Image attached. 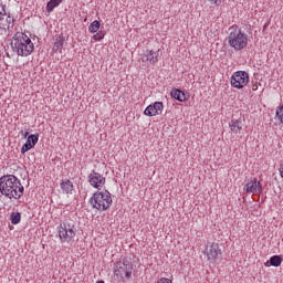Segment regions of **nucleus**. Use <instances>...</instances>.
<instances>
[{
    "instance_id": "f257e3e1",
    "label": "nucleus",
    "mask_w": 283,
    "mask_h": 283,
    "mask_svg": "<svg viewBox=\"0 0 283 283\" xmlns=\"http://www.w3.org/2000/svg\"><path fill=\"white\" fill-rule=\"evenodd\" d=\"M25 188L21 180L14 175H4L0 178V193L12 200H19L23 196Z\"/></svg>"
},
{
    "instance_id": "f03ea898",
    "label": "nucleus",
    "mask_w": 283,
    "mask_h": 283,
    "mask_svg": "<svg viewBox=\"0 0 283 283\" xmlns=\"http://www.w3.org/2000/svg\"><path fill=\"white\" fill-rule=\"evenodd\" d=\"M12 52L18 54V56H30L34 52V43L32 40L23 32H17L11 39Z\"/></svg>"
},
{
    "instance_id": "7ed1b4c3",
    "label": "nucleus",
    "mask_w": 283,
    "mask_h": 283,
    "mask_svg": "<svg viewBox=\"0 0 283 283\" xmlns=\"http://www.w3.org/2000/svg\"><path fill=\"white\" fill-rule=\"evenodd\" d=\"M228 43L230 48H233L237 52L244 50V48L249 45V35L242 32L240 28L235 27L229 34Z\"/></svg>"
},
{
    "instance_id": "20e7f679",
    "label": "nucleus",
    "mask_w": 283,
    "mask_h": 283,
    "mask_svg": "<svg viewBox=\"0 0 283 283\" xmlns=\"http://www.w3.org/2000/svg\"><path fill=\"white\" fill-rule=\"evenodd\" d=\"M91 205L97 211H107L112 207V193L107 190L105 192L96 191L91 198Z\"/></svg>"
},
{
    "instance_id": "39448f33",
    "label": "nucleus",
    "mask_w": 283,
    "mask_h": 283,
    "mask_svg": "<svg viewBox=\"0 0 283 283\" xmlns=\"http://www.w3.org/2000/svg\"><path fill=\"white\" fill-rule=\"evenodd\" d=\"M59 238L61 242H72L76 238V227L71 223H62L59 228Z\"/></svg>"
},
{
    "instance_id": "423d86ee",
    "label": "nucleus",
    "mask_w": 283,
    "mask_h": 283,
    "mask_svg": "<svg viewBox=\"0 0 283 283\" xmlns=\"http://www.w3.org/2000/svg\"><path fill=\"white\" fill-rule=\"evenodd\" d=\"M133 271H134V264H132L129 260L124 259L123 261H118L116 263L114 274L120 275V277L125 275L126 280H130Z\"/></svg>"
},
{
    "instance_id": "0eeeda50",
    "label": "nucleus",
    "mask_w": 283,
    "mask_h": 283,
    "mask_svg": "<svg viewBox=\"0 0 283 283\" xmlns=\"http://www.w3.org/2000/svg\"><path fill=\"white\" fill-rule=\"evenodd\" d=\"M231 85L237 90H242V87H247L249 85V73L245 71H237L231 76Z\"/></svg>"
},
{
    "instance_id": "6e6552de",
    "label": "nucleus",
    "mask_w": 283,
    "mask_h": 283,
    "mask_svg": "<svg viewBox=\"0 0 283 283\" xmlns=\"http://www.w3.org/2000/svg\"><path fill=\"white\" fill-rule=\"evenodd\" d=\"M14 28V18L6 11V6L0 4V29L12 30Z\"/></svg>"
},
{
    "instance_id": "1a4fd4ad",
    "label": "nucleus",
    "mask_w": 283,
    "mask_h": 283,
    "mask_svg": "<svg viewBox=\"0 0 283 283\" xmlns=\"http://www.w3.org/2000/svg\"><path fill=\"white\" fill-rule=\"evenodd\" d=\"M206 255L209 262H216L220 255H222V250L220 249V244L211 243L206 248Z\"/></svg>"
},
{
    "instance_id": "9d476101",
    "label": "nucleus",
    "mask_w": 283,
    "mask_h": 283,
    "mask_svg": "<svg viewBox=\"0 0 283 283\" xmlns=\"http://www.w3.org/2000/svg\"><path fill=\"white\" fill-rule=\"evenodd\" d=\"M247 193H262V184L258 181V178H251L243 187Z\"/></svg>"
},
{
    "instance_id": "9b49d317",
    "label": "nucleus",
    "mask_w": 283,
    "mask_h": 283,
    "mask_svg": "<svg viewBox=\"0 0 283 283\" xmlns=\"http://www.w3.org/2000/svg\"><path fill=\"white\" fill-rule=\"evenodd\" d=\"M88 182L95 189H101L102 187H105V177L93 170L88 176Z\"/></svg>"
},
{
    "instance_id": "f8f14e48",
    "label": "nucleus",
    "mask_w": 283,
    "mask_h": 283,
    "mask_svg": "<svg viewBox=\"0 0 283 283\" xmlns=\"http://www.w3.org/2000/svg\"><path fill=\"white\" fill-rule=\"evenodd\" d=\"M164 107L163 102H155L146 107L144 114L145 116H158L163 114Z\"/></svg>"
},
{
    "instance_id": "ddd939ff",
    "label": "nucleus",
    "mask_w": 283,
    "mask_h": 283,
    "mask_svg": "<svg viewBox=\"0 0 283 283\" xmlns=\"http://www.w3.org/2000/svg\"><path fill=\"white\" fill-rule=\"evenodd\" d=\"M53 52H63V45H65V36L63 35H55L53 39Z\"/></svg>"
},
{
    "instance_id": "4468645a",
    "label": "nucleus",
    "mask_w": 283,
    "mask_h": 283,
    "mask_svg": "<svg viewBox=\"0 0 283 283\" xmlns=\"http://www.w3.org/2000/svg\"><path fill=\"white\" fill-rule=\"evenodd\" d=\"M170 96L176 101H179V103H185V101H187V94L178 88L172 90Z\"/></svg>"
},
{
    "instance_id": "2eb2a0df",
    "label": "nucleus",
    "mask_w": 283,
    "mask_h": 283,
    "mask_svg": "<svg viewBox=\"0 0 283 283\" xmlns=\"http://www.w3.org/2000/svg\"><path fill=\"white\" fill-rule=\"evenodd\" d=\"M159 56H160V50L158 51L150 50L146 55V59L147 61H149L150 65H156V63H158Z\"/></svg>"
},
{
    "instance_id": "dca6fc26",
    "label": "nucleus",
    "mask_w": 283,
    "mask_h": 283,
    "mask_svg": "<svg viewBox=\"0 0 283 283\" xmlns=\"http://www.w3.org/2000/svg\"><path fill=\"white\" fill-rule=\"evenodd\" d=\"M229 127L234 134H240L242 132V122L240 119H231Z\"/></svg>"
},
{
    "instance_id": "f3484780",
    "label": "nucleus",
    "mask_w": 283,
    "mask_h": 283,
    "mask_svg": "<svg viewBox=\"0 0 283 283\" xmlns=\"http://www.w3.org/2000/svg\"><path fill=\"white\" fill-rule=\"evenodd\" d=\"M61 189L64 191V193H72V191H74V184H72L70 179L62 180Z\"/></svg>"
},
{
    "instance_id": "a211bd4d",
    "label": "nucleus",
    "mask_w": 283,
    "mask_h": 283,
    "mask_svg": "<svg viewBox=\"0 0 283 283\" xmlns=\"http://www.w3.org/2000/svg\"><path fill=\"white\" fill-rule=\"evenodd\" d=\"M282 265V256L273 255L270 258L268 262H265V266H281Z\"/></svg>"
},
{
    "instance_id": "6ab92c4d",
    "label": "nucleus",
    "mask_w": 283,
    "mask_h": 283,
    "mask_svg": "<svg viewBox=\"0 0 283 283\" xmlns=\"http://www.w3.org/2000/svg\"><path fill=\"white\" fill-rule=\"evenodd\" d=\"M60 3H63V0H50L46 3V12H54V8H59Z\"/></svg>"
},
{
    "instance_id": "aec40b11",
    "label": "nucleus",
    "mask_w": 283,
    "mask_h": 283,
    "mask_svg": "<svg viewBox=\"0 0 283 283\" xmlns=\"http://www.w3.org/2000/svg\"><path fill=\"white\" fill-rule=\"evenodd\" d=\"M98 30H101V22L95 20L90 24L88 32H91V34H95V32H98Z\"/></svg>"
},
{
    "instance_id": "412c9836",
    "label": "nucleus",
    "mask_w": 283,
    "mask_h": 283,
    "mask_svg": "<svg viewBox=\"0 0 283 283\" xmlns=\"http://www.w3.org/2000/svg\"><path fill=\"white\" fill-rule=\"evenodd\" d=\"M10 221L13 224H19L21 222V212H12L10 214Z\"/></svg>"
},
{
    "instance_id": "4be33fe9",
    "label": "nucleus",
    "mask_w": 283,
    "mask_h": 283,
    "mask_svg": "<svg viewBox=\"0 0 283 283\" xmlns=\"http://www.w3.org/2000/svg\"><path fill=\"white\" fill-rule=\"evenodd\" d=\"M27 142H28V143H31V145L35 146L36 143H39V134L29 135Z\"/></svg>"
},
{
    "instance_id": "5701e85b",
    "label": "nucleus",
    "mask_w": 283,
    "mask_h": 283,
    "mask_svg": "<svg viewBox=\"0 0 283 283\" xmlns=\"http://www.w3.org/2000/svg\"><path fill=\"white\" fill-rule=\"evenodd\" d=\"M34 145L30 142H25V144L21 148V154H27V151H30Z\"/></svg>"
},
{
    "instance_id": "b1692460",
    "label": "nucleus",
    "mask_w": 283,
    "mask_h": 283,
    "mask_svg": "<svg viewBox=\"0 0 283 283\" xmlns=\"http://www.w3.org/2000/svg\"><path fill=\"white\" fill-rule=\"evenodd\" d=\"M105 39V31H99L93 35L94 41H103Z\"/></svg>"
},
{
    "instance_id": "393cba45",
    "label": "nucleus",
    "mask_w": 283,
    "mask_h": 283,
    "mask_svg": "<svg viewBox=\"0 0 283 283\" xmlns=\"http://www.w3.org/2000/svg\"><path fill=\"white\" fill-rule=\"evenodd\" d=\"M157 283H171V280L167 277H161Z\"/></svg>"
},
{
    "instance_id": "a878e982",
    "label": "nucleus",
    "mask_w": 283,
    "mask_h": 283,
    "mask_svg": "<svg viewBox=\"0 0 283 283\" xmlns=\"http://www.w3.org/2000/svg\"><path fill=\"white\" fill-rule=\"evenodd\" d=\"M210 3H213L214 6H219V3H222V0H208Z\"/></svg>"
},
{
    "instance_id": "bb28decb",
    "label": "nucleus",
    "mask_w": 283,
    "mask_h": 283,
    "mask_svg": "<svg viewBox=\"0 0 283 283\" xmlns=\"http://www.w3.org/2000/svg\"><path fill=\"white\" fill-rule=\"evenodd\" d=\"M279 171L281 174V178H283V163L280 165Z\"/></svg>"
},
{
    "instance_id": "cd10ccee",
    "label": "nucleus",
    "mask_w": 283,
    "mask_h": 283,
    "mask_svg": "<svg viewBox=\"0 0 283 283\" xmlns=\"http://www.w3.org/2000/svg\"><path fill=\"white\" fill-rule=\"evenodd\" d=\"M29 134H30V133H28V132H27V133H24V136H25V137H28V136H29Z\"/></svg>"
},
{
    "instance_id": "c85d7f7f",
    "label": "nucleus",
    "mask_w": 283,
    "mask_h": 283,
    "mask_svg": "<svg viewBox=\"0 0 283 283\" xmlns=\"http://www.w3.org/2000/svg\"><path fill=\"white\" fill-rule=\"evenodd\" d=\"M253 90H258V86L253 87Z\"/></svg>"
}]
</instances>
